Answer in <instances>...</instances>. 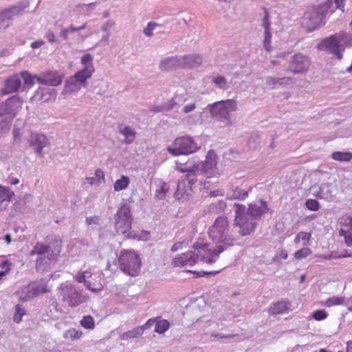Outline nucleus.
<instances>
[{
	"mask_svg": "<svg viewBox=\"0 0 352 352\" xmlns=\"http://www.w3.org/2000/svg\"><path fill=\"white\" fill-rule=\"evenodd\" d=\"M331 157L336 161L349 162L352 159L351 152L336 151L332 153Z\"/></svg>",
	"mask_w": 352,
	"mask_h": 352,
	"instance_id": "f704fd0d",
	"label": "nucleus"
},
{
	"mask_svg": "<svg viewBox=\"0 0 352 352\" xmlns=\"http://www.w3.org/2000/svg\"><path fill=\"white\" fill-rule=\"evenodd\" d=\"M340 223L345 228V230H349L352 234V214L340 219Z\"/></svg>",
	"mask_w": 352,
	"mask_h": 352,
	"instance_id": "3c124183",
	"label": "nucleus"
},
{
	"mask_svg": "<svg viewBox=\"0 0 352 352\" xmlns=\"http://www.w3.org/2000/svg\"><path fill=\"white\" fill-rule=\"evenodd\" d=\"M212 118L223 122L226 126L232 124L231 113L237 109V102L234 99H228L209 104L207 106Z\"/></svg>",
	"mask_w": 352,
	"mask_h": 352,
	"instance_id": "20e7f679",
	"label": "nucleus"
},
{
	"mask_svg": "<svg viewBox=\"0 0 352 352\" xmlns=\"http://www.w3.org/2000/svg\"><path fill=\"white\" fill-rule=\"evenodd\" d=\"M95 83L96 85H94L92 88V91L96 94H103L105 91L104 89V82L102 80H98Z\"/></svg>",
	"mask_w": 352,
	"mask_h": 352,
	"instance_id": "052dcab7",
	"label": "nucleus"
},
{
	"mask_svg": "<svg viewBox=\"0 0 352 352\" xmlns=\"http://www.w3.org/2000/svg\"><path fill=\"white\" fill-rule=\"evenodd\" d=\"M25 314V310L21 307L20 305L15 306V313L13 316V320L15 322L19 323L21 321L22 317Z\"/></svg>",
	"mask_w": 352,
	"mask_h": 352,
	"instance_id": "49530a36",
	"label": "nucleus"
},
{
	"mask_svg": "<svg viewBox=\"0 0 352 352\" xmlns=\"http://www.w3.org/2000/svg\"><path fill=\"white\" fill-rule=\"evenodd\" d=\"M208 235L213 241L219 243V245L214 248V253H210V255L208 257L205 256L204 259L210 263H215L219 254L228 248L234 245L235 243L234 236L229 234V224L227 217L224 216L218 217L210 227Z\"/></svg>",
	"mask_w": 352,
	"mask_h": 352,
	"instance_id": "f03ea898",
	"label": "nucleus"
},
{
	"mask_svg": "<svg viewBox=\"0 0 352 352\" xmlns=\"http://www.w3.org/2000/svg\"><path fill=\"white\" fill-rule=\"evenodd\" d=\"M31 285V289L32 292H34L36 296L40 294H45L49 292L46 284L43 282H34L32 283Z\"/></svg>",
	"mask_w": 352,
	"mask_h": 352,
	"instance_id": "c9c22d12",
	"label": "nucleus"
},
{
	"mask_svg": "<svg viewBox=\"0 0 352 352\" xmlns=\"http://www.w3.org/2000/svg\"><path fill=\"white\" fill-rule=\"evenodd\" d=\"M33 101H43L48 102V98H43V87H39L34 93V96L31 98Z\"/></svg>",
	"mask_w": 352,
	"mask_h": 352,
	"instance_id": "13d9d810",
	"label": "nucleus"
},
{
	"mask_svg": "<svg viewBox=\"0 0 352 352\" xmlns=\"http://www.w3.org/2000/svg\"><path fill=\"white\" fill-rule=\"evenodd\" d=\"M80 324L87 329H94L95 327L94 318L90 315L85 316L80 320Z\"/></svg>",
	"mask_w": 352,
	"mask_h": 352,
	"instance_id": "79ce46f5",
	"label": "nucleus"
},
{
	"mask_svg": "<svg viewBox=\"0 0 352 352\" xmlns=\"http://www.w3.org/2000/svg\"><path fill=\"white\" fill-rule=\"evenodd\" d=\"M116 23L113 20H108L101 26V30L106 33H110V31L115 26Z\"/></svg>",
	"mask_w": 352,
	"mask_h": 352,
	"instance_id": "e2e57ef3",
	"label": "nucleus"
},
{
	"mask_svg": "<svg viewBox=\"0 0 352 352\" xmlns=\"http://www.w3.org/2000/svg\"><path fill=\"white\" fill-rule=\"evenodd\" d=\"M291 305L287 300L275 302L269 307L268 312L272 315L280 314L289 309Z\"/></svg>",
	"mask_w": 352,
	"mask_h": 352,
	"instance_id": "393cba45",
	"label": "nucleus"
},
{
	"mask_svg": "<svg viewBox=\"0 0 352 352\" xmlns=\"http://www.w3.org/2000/svg\"><path fill=\"white\" fill-rule=\"evenodd\" d=\"M36 80L43 85L56 87L62 83L63 74L57 71H50L43 73L39 76H35Z\"/></svg>",
	"mask_w": 352,
	"mask_h": 352,
	"instance_id": "2eb2a0df",
	"label": "nucleus"
},
{
	"mask_svg": "<svg viewBox=\"0 0 352 352\" xmlns=\"http://www.w3.org/2000/svg\"><path fill=\"white\" fill-rule=\"evenodd\" d=\"M22 107V100L13 96L0 104V134L9 131L12 120Z\"/></svg>",
	"mask_w": 352,
	"mask_h": 352,
	"instance_id": "39448f33",
	"label": "nucleus"
},
{
	"mask_svg": "<svg viewBox=\"0 0 352 352\" xmlns=\"http://www.w3.org/2000/svg\"><path fill=\"white\" fill-rule=\"evenodd\" d=\"M129 178L126 176L122 175L120 179L116 181L113 185L116 191H120L126 189L129 184Z\"/></svg>",
	"mask_w": 352,
	"mask_h": 352,
	"instance_id": "e433bc0d",
	"label": "nucleus"
},
{
	"mask_svg": "<svg viewBox=\"0 0 352 352\" xmlns=\"http://www.w3.org/2000/svg\"><path fill=\"white\" fill-rule=\"evenodd\" d=\"M217 154L212 150H210L206 157L204 162L200 164L194 165L197 166L201 174L211 177L217 173Z\"/></svg>",
	"mask_w": 352,
	"mask_h": 352,
	"instance_id": "ddd939ff",
	"label": "nucleus"
},
{
	"mask_svg": "<svg viewBox=\"0 0 352 352\" xmlns=\"http://www.w3.org/2000/svg\"><path fill=\"white\" fill-rule=\"evenodd\" d=\"M267 204L263 201H260L259 204H251L249 205V208L246 209L247 214L255 221L259 219L262 214L267 212Z\"/></svg>",
	"mask_w": 352,
	"mask_h": 352,
	"instance_id": "aec40b11",
	"label": "nucleus"
},
{
	"mask_svg": "<svg viewBox=\"0 0 352 352\" xmlns=\"http://www.w3.org/2000/svg\"><path fill=\"white\" fill-rule=\"evenodd\" d=\"M278 82L280 87L289 85L295 82L294 78L292 77H282L278 78Z\"/></svg>",
	"mask_w": 352,
	"mask_h": 352,
	"instance_id": "338daca9",
	"label": "nucleus"
},
{
	"mask_svg": "<svg viewBox=\"0 0 352 352\" xmlns=\"http://www.w3.org/2000/svg\"><path fill=\"white\" fill-rule=\"evenodd\" d=\"M200 55L189 54L182 56V68H192L199 67L202 63Z\"/></svg>",
	"mask_w": 352,
	"mask_h": 352,
	"instance_id": "4be33fe9",
	"label": "nucleus"
},
{
	"mask_svg": "<svg viewBox=\"0 0 352 352\" xmlns=\"http://www.w3.org/2000/svg\"><path fill=\"white\" fill-rule=\"evenodd\" d=\"M31 283L21 288L17 292L19 299L21 301L26 302L36 297L34 292H32Z\"/></svg>",
	"mask_w": 352,
	"mask_h": 352,
	"instance_id": "cd10ccee",
	"label": "nucleus"
},
{
	"mask_svg": "<svg viewBox=\"0 0 352 352\" xmlns=\"http://www.w3.org/2000/svg\"><path fill=\"white\" fill-rule=\"evenodd\" d=\"M265 84L270 89H276L280 87L278 78L268 76L265 78Z\"/></svg>",
	"mask_w": 352,
	"mask_h": 352,
	"instance_id": "6e6d98bb",
	"label": "nucleus"
},
{
	"mask_svg": "<svg viewBox=\"0 0 352 352\" xmlns=\"http://www.w3.org/2000/svg\"><path fill=\"white\" fill-rule=\"evenodd\" d=\"M87 28V23H84L79 27H75L73 25H70L67 28H63L60 32V37L65 41L70 39L72 34L76 32H78L85 30Z\"/></svg>",
	"mask_w": 352,
	"mask_h": 352,
	"instance_id": "a878e982",
	"label": "nucleus"
},
{
	"mask_svg": "<svg viewBox=\"0 0 352 352\" xmlns=\"http://www.w3.org/2000/svg\"><path fill=\"white\" fill-rule=\"evenodd\" d=\"M143 334L142 327H137L132 330L126 331L120 336V339L126 340L131 338H138Z\"/></svg>",
	"mask_w": 352,
	"mask_h": 352,
	"instance_id": "2f4dec72",
	"label": "nucleus"
},
{
	"mask_svg": "<svg viewBox=\"0 0 352 352\" xmlns=\"http://www.w3.org/2000/svg\"><path fill=\"white\" fill-rule=\"evenodd\" d=\"M194 250L196 251L195 254H199V258L200 257L201 260L204 262L209 264H212V263H210L206 261L204 258L205 256H208L210 253H214V249L212 250L208 248V245L207 243H204L203 242H196L192 245Z\"/></svg>",
	"mask_w": 352,
	"mask_h": 352,
	"instance_id": "5701e85b",
	"label": "nucleus"
},
{
	"mask_svg": "<svg viewBox=\"0 0 352 352\" xmlns=\"http://www.w3.org/2000/svg\"><path fill=\"white\" fill-rule=\"evenodd\" d=\"M170 327V322L165 319H160L157 318V320L155 322V331L159 334L164 333Z\"/></svg>",
	"mask_w": 352,
	"mask_h": 352,
	"instance_id": "72a5a7b5",
	"label": "nucleus"
},
{
	"mask_svg": "<svg viewBox=\"0 0 352 352\" xmlns=\"http://www.w3.org/2000/svg\"><path fill=\"white\" fill-rule=\"evenodd\" d=\"M344 302V298L343 297L333 296L328 298L324 305L327 307L333 305H342Z\"/></svg>",
	"mask_w": 352,
	"mask_h": 352,
	"instance_id": "09e8293b",
	"label": "nucleus"
},
{
	"mask_svg": "<svg viewBox=\"0 0 352 352\" xmlns=\"http://www.w3.org/2000/svg\"><path fill=\"white\" fill-rule=\"evenodd\" d=\"M120 270L131 276H136L140 271L139 256L133 251L122 250L118 259Z\"/></svg>",
	"mask_w": 352,
	"mask_h": 352,
	"instance_id": "6e6552de",
	"label": "nucleus"
},
{
	"mask_svg": "<svg viewBox=\"0 0 352 352\" xmlns=\"http://www.w3.org/2000/svg\"><path fill=\"white\" fill-rule=\"evenodd\" d=\"M182 56H170L162 59L160 63L162 71H170L182 68Z\"/></svg>",
	"mask_w": 352,
	"mask_h": 352,
	"instance_id": "6ab92c4d",
	"label": "nucleus"
},
{
	"mask_svg": "<svg viewBox=\"0 0 352 352\" xmlns=\"http://www.w3.org/2000/svg\"><path fill=\"white\" fill-rule=\"evenodd\" d=\"M328 188L329 185L327 184H322L321 185L315 184L311 187L310 190L312 195L318 199H327L330 196Z\"/></svg>",
	"mask_w": 352,
	"mask_h": 352,
	"instance_id": "b1692460",
	"label": "nucleus"
},
{
	"mask_svg": "<svg viewBox=\"0 0 352 352\" xmlns=\"http://www.w3.org/2000/svg\"><path fill=\"white\" fill-rule=\"evenodd\" d=\"M344 0H328L325 3L307 8L302 18V25L307 32H312L324 25L326 18L338 9L344 11Z\"/></svg>",
	"mask_w": 352,
	"mask_h": 352,
	"instance_id": "f257e3e1",
	"label": "nucleus"
},
{
	"mask_svg": "<svg viewBox=\"0 0 352 352\" xmlns=\"http://www.w3.org/2000/svg\"><path fill=\"white\" fill-rule=\"evenodd\" d=\"M272 34L271 31H264L263 32V47L267 52L272 50L271 41Z\"/></svg>",
	"mask_w": 352,
	"mask_h": 352,
	"instance_id": "c03bdc74",
	"label": "nucleus"
},
{
	"mask_svg": "<svg viewBox=\"0 0 352 352\" xmlns=\"http://www.w3.org/2000/svg\"><path fill=\"white\" fill-rule=\"evenodd\" d=\"M21 80L19 76L13 75L5 81V87L1 90L2 95H8L19 91Z\"/></svg>",
	"mask_w": 352,
	"mask_h": 352,
	"instance_id": "a211bd4d",
	"label": "nucleus"
},
{
	"mask_svg": "<svg viewBox=\"0 0 352 352\" xmlns=\"http://www.w3.org/2000/svg\"><path fill=\"white\" fill-rule=\"evenodd\" d=\"M312 317L316 320H322L327 317V313L324 310H317L313 313Z\"/></svg>",
	"mask_w": 352,
	"mask_h": 352,
	"instance_id": "0e129e2a",
	"label": "nucleus"
},
{
	"mask_svg": "<svg viewBox=\"0 0 352 352\" xmlns=\"http://www.w3.org/2000/svg\"><path fill=\"white\" fill-rule=\"evenodd\" d=\"M199 258V254L196 255L194 251H188L175 258L172 262L174 267L193 266Z\"/></svg>",
	"mask_w": 352,
	"mask_h": 352,
	"instance_id": "dca6fc26",
	"label": "nucleus"
},
{
	"mask_svg": "<svg viewBox=\"0 0 352 352\" xmlns=\"http://www.w3.org/2000/svg\"><path fill=\"white\" fill-rule=\"evenodd\" d=\"M248 196V191L243 190L237 186L231 184L226 195L227 199L245 200Z\"/></svg>",
	"mask_w": 352,
	"mask_h": 352,
	"instance_id": "412c9836",
	"label": "nucleus"
},
{
	"mask_svg": "<svg viewBox=\"0 0 352 352\" xmlns=\"http://www.w3.org/2000/svg\"><path fill=\"white\" fill-rule=\"evenodd\" d=\"M265 15L262 20V27L264 31H271V23L270 21V14L266 9H264Z\"/></svg>",
	"mask_w": 352,
	"mask_h": 352,
	"instance_id": "4d7b16f0",
	"label": "nucleus"
},
{
	"mask_svg": "<svg viewBox=\"0 0 352 352\" xmlns=\"http://www.w3.org/2000/svg\"><path fill=\"white\" fill-rule=\"evenodd\" d=\"M14 196V192L10 188L0 185V210L4 208L3 204L10 202Z\"/></svg>",
	"mask_w": 352,
	"mask_h": 352,
	"instance_id": "c756f323",
	"label": "nucleus"
},
{
	"mask_svg": "<svg viewBox=\"0 0 352 352\" xmlns=\"http://www.w3.org/2000/svg\"><path fill=\"white\" fill-rule=\"evenodd\" d=\"M161 25L158 24L155 22L150 21L148 23L146 28L143 30V33L148 37H151L153 36V32L157 27H160Z\"/></svg>",
	"mask_w": 352,
	"mask_h": 352,
	"instance_id": "de8ad7c7",
	"label": "nucleus"
},
{
	"mask_svg": "<svg viewBox=\"0 0 352 352\" xmlns=\"http://www.w3.org/2000/svg\"><path fill=\"white\" fill-rule=\"evenodd\" d=\"M235 216L234 225L239 228V234L242 236L250 235L257 226L256 221L247 214L244 205L234 204Z\"/></svg>",
	"mask_w": 352,
	"mask_h": 352,
	"instance_id": "423d86ee",
	"label": "nucleus"
},
{
	"mask_svg": "<svg viewBox=\"0 0 352 352\" xmlns=\"http://www.w3.org/2000/svg\"><path fill=\"white\" fill-rule=\"evenodd\" d=\"M306 207L311 211H317L320 208L319 202L316 199H309L305 203Z\"/></svg>",
	"mask_w": 352,
	"mask_h": 352,
	"instance_id": "bf43d9fd",
	"label": "nucleus"
},
{
	"mask_svg": "<svg viewBox=\"0 0 352 352\" xmlns=\"http://www.w3.org/2000/svg\"><path fill=\"white\" fill-rule=\"evenodd\" d=\"M81 63L85 66L83 69H89L91 72H94L93 56L90 54H86L81 58Z\"/></svg>",
	"mask_w": 352,
	"mask_h": 352,
	"instance_id": "ea45409f",
	"label": "nucleus"
},
{
	"mask_svg": "<svg viewBox=\"0 0 352 352\" xmlns=\"http://www.w3.org/2000/svg\"><path fill=\"white\" fill-rule=\"evenodd\" d=\"M352 43V34L340 32L324 38L318 45L320 50L327 51L333 55L338 60L343 57L342 53L345 50L346 45H350Z\"/></svg>",
	"mask_w": 352,
	"mask_h": 352,
	"instance_id": "7ed1b4c3",
	"label": "nucleus"
},
{
	"mask_svg": "<svg viewBox=\"0 0 352 352\" xmlns=\"http://www.w3.org/2000/svg\"><path fill=\"white\" fill-rule=\"evenodd\" d=\"M311 237V234L305 232H300L295 239L296 243H299L300 241H308Z\"/></svg>",
	"mask_w": 352,
	"mask_h": 352,
	"instance_id": "774afa93",
	"label": "nucleus"
},
{
	"mask_svg": "<svg viewBox=\"0 0 352 352\" xmlns=\"http://www.w3.org/2000/svg\"><path fill=\"white\" fill-rule=\"evenodd\" d=\"M82 87L78 84V82L74 79L73 76H71L65 82V88L63 91L65 93H75L78 91Z\"/></svg>",
	"mask_w": 352,
	"mask_h": 352,
	"instance_id": "7c9ffc66",
	"label": "nucleus"
},
{
	"mask_svg": "<svg viewBox=\"0 0 352 352\" xmlns=\"http://www.w3.org/2000/svg\"><path fill=\"white\" fill-rule=\"evenodd\" d=\"M21 75L26 85H32L34 83V79H36V76H33L28 72H21Z\"/></svg>",
	"mask_w": 352,
	"mask_h": 352,
	"instance_id": "680f3d73",
	"label": "nucleus"
},
{
	"mask_svg": "<svg viewBox=\"0 0 352 352\" xmlns=\"http://www.w3.org/2000/svg\"><path fill=\"white\" fill-rule=\"evenodd\" d=\"M82 332L76 330L75 329H70L65 331L63 337L65 339L76 340L82 336Z\"/></svg>",
	"mask_w": 352,
	"mask_h": 352,
	"instance_id": "a18cd8bd",
	"label": "nucleus"
},
{
	"mask_svg": "<svg viewBox=\"0 0 352 352\" xmlns=\"http://www.w3.org/2000/svg\"><path fill=\"white\" fill-rule=\"evenodd\" d=\"M43 98H48V102L56 98V93L54 89L43 87Z\"/></svg>",
	"mask_w": 352,
	"mask_h": 352,
	"instance_id": "8fccbe9b",
	"label": "nucleus"
},
{
	"mask_svg": "<svg viewBox=\"0 0 352 352\" xmlns=\"http://www.w3.org/2000/svg\"><path fill=\"white\" fill-rule=\"evenodd\" d=\"M29 142L30 146L41 157L43 156V148L50 144L47 138L40 133H32Z\"/></svg>",
	"mask_w": 352,
	"mask_h": 352,
	"instance_id": "f3484780",
	"label": "nucleus"
},
{
	"mask_svg": "<svg viewBox=\"0 0 352 352\" xmlns=\"http://www.w3.org/2000/svg\"><path fill=\"white\" fill-rule=\"evenodd\" d=\"M288 257V254L286 250L283 249H278L276 254L273 258V261L274 263H280L282 259H287Z\"/></svg>",
	"mask_w": 352,
	"mask_h": 352,
	"instance_id": "5fc2aeb1",
	"label": "nucleus"
},
{
	"mask_svg": "<svg viewBox=\"0 0 352 352\" xmlns=\"http://www.w3.org/2000/svg\"><path fill=\"white\" fill-rule=\"evenodd\" d=\"M226 206V203L224 201H223V200L219 201L217 203L211 204L208 206V212L209 213H216V214L219 213L224 210Z\"/></svg>",
	"mask_w": 352,
	"mask_h": 352,
	"instance_id": "58836bf2",
	"label": "nucleus"
},
{
	"mask_svg": "<svg viewBox=\"0 0 352 352\" xmlns=\"http://www.w3.org/2000/svg\"><path fill=\"white\" fill-rule=\"evenodd\" d=\"M58 290L62 300L67 302L69 307H76L82 302L80 293L73 284L67 281L61 283Z\"/></svg>",
	"mask_w": 352,
	"mask_h": 352,
	"instance_id": "9b49d317",
	"label": "nucleus"
},
{
	"mask_svg": "<svg viewBox=\"0 0 352 352\" xmlns=\"http://www.w3.org/2000/svg\"><path fill=\"white\" fill-rule=\"evenodd\" d=\"M119 133L124 136V142L127 144H131L136 135V132L129 126H120Z\"/></svg>",
	"mask_w": 352,
	"mask_h": 352,
	"instance_id": "c85d7f7f",
	"label": "nucleus"
},
{
	"mask_svg": "<svg viewBox=\"0 0 352 352\" xmlns=\"http://www.w3.org/2000/svg\"><path fill=\"white\" fill-rule=\"evenodd\" d=\"M100 221V217L98 215H94L91 217H87L85 219V223L87 226L91 225H99Z\"/></svg>",
	"mask_w": 352,
	"mask_h": 352,
	"instance_id": "69168bd1",
	"label": "nucleus"
},
{
	"mask_svg": "<svg viewBox=\"0 0 352 352\" xmlns=\"http://www.w3.org/2000/svg\"><path fill=\"white\" fill-rule=\"evenodd\" d=\"M29 6L28 0H23L18 4L6 8L0 12V28H7L14 17L23 14V10Z\"/></svg>",
	"mask_w": 352,
	"mask_h": 352,
	"instance_id": "f8f14e48",
	"label": "nucleus"
},
{
	"mask_svg": "<svg viewBox=\"0 0 352 352\" xmlns=\"http://www.w3.org/2000/svg\"><path fill=\"white\" fill-rule=\"evenodd\" d=\"M212 82L219 89L226 90L228 89V84L226 79L222 76H217L212 77Z\"/></svg>",
	"mask_w": 352,
	"mask_h": 352,
	"instance_id": "a19ab883",
	"label": "nucleus"
},
{
	"mask_svg": "<svg viewBox=\"0 0 352 352\" xmlns=\"http://www.w3.org/2000/svg\"><path fill=\"white\" fill-rule=\"evenodd\" d=\"M197 168L195 166L189 168L188 173L178 182L177 188L175 192V197L176 199L183 197L184 194L188 195V190H192L194 185L197 182V177L201 175Z\"/></svg>",
	"mask_w": 352,
	"mask_h": 352,
	"instance_id": "9d476101",
	"label": "nucleus"
},
{
	"mask_svg": "<svg viewBox=\"0 0 352 352\" xmlns=\"http://www.w3.org/2000/svg\"><path fill=\"white\" fill-rule=\"evenodd\" d=\"M199 149L197 143L190 136L186 135L176 138L167 148L168 152L173 156L188 155Z\"/></svg>",
	"mask_w": 352,
	"mask_h": 352,
	"instance_id": "1a4fd4ad",
	"label": "nucleus"
},
{
	"mask_svg": "<svg viewBox=\"0 0 352 352\" xmlns=\"http://www.w3.org/2000/svg\"><path fill=\"white\" fill-rule=\"evenodd\" d=\"M97 5V2H93L88 4L82 3L78 4L76 8L78 9V11L83 14H87L89 12H91L95 9L96 6Z\"/></svg>",
	"mask_w": 352,
	"mask_h": 352,
	"instance_id": "37998d69",
	"label": "nucleus"
},
{
	"mask_svg": "<svg viewBox=\"0 0 352 352\" xmlns=\"http://www.w3.org/2000/svg\"><path fill=\"white\" fill-rule=\"evenodd\" d=\"M310 66L309 58L301 53H297L291 57L287 70L294 74H303Z\"/></svg>",
	"mask_w": 352,
	"mask_h": 352,
	"instance_id": "4468645a",
	"label": "nucleus"
},
{
	"mask_svg": "<svg viewBox=\"0 0 352 352\" xmlns=\"http://www.w3.org/2000/svg\"><path fill=\"white\" fill-rule=\"evenodd\" d=\"M340 236L344 237V241L348 246L352 247V234L349 230H345L344 229H340L339 231Z\"/></svg>",
	"mask_w": 352,
	"mask_h": 352,
	"instance_id": "603ef678",
	"label": "nucleus"
},
{
	"mask_svg": "<svg viewBox=\"0 0 352 352\" xmlns=\"http://www.w3.org/2000/svg\"><path fill=\"white\" fill-rule=\"evenodd\" d=\"M50 250L49 245L37 243L34 247L33 250L30 252V254L33 256L34 254L43 255L47 253Z\"/></svg>",
	"mask_w": 352,
	"mask_h": 352,
	"instance_id": "4c0bfd02",
	"label": "nucleus"
},
{
	"mask_svg": "<svg viewBox=\"0 0 352 352\" xmlns=\"http://www.w3.org/2000/svg\"><path fill=\"white\" fill-rule=\"evenodd\" d=\"M311 254V250L309 248H303L295 252L296 259H302Z\"/></svg>",
	"mask_w": 352,
	"mask_h": 352,
	"instance_id": "864d4df0",
	"label": "nucleus"
},
{
	"mask_svg": "<svg viewBox=\"0 0 352 352\" xmlns=\"http://www.w3.org/2000/svg\"><path fill=\"white\" fill-rule=\"evenodd\" d=\"M157 185L159 188L156 190L155 197L157 199H163L166 197V193L169 190V187L167 184L162 179L158 181Z\"/></svg>",
	"mask_w": 352,
	"mask_h": 352,
	"instance_id": "473e14b6",
	"label": "nucleus"
},
{
	"mask_svg": "<svg viewBox=\"0 0 352 352\" xmlns=\"http://www.w3.org/2000/svg\"><path fill=\"white\" fill-rule=\"evenodd\" d=\"M92 74L93 72H91L89 69H82L72 76L80 85L82 87H86L87 85V80L91 77Z\"/></svg>",
	"mask_w": 352,
	"mask_h": 352,
	"instance_id": "bb28decb",
	"label": "nucleus"
},
{
	"mask_svg": "<svg viewBox=\"0 0 352 352\" xmlns=\"http://www.w3.org/2000/svg\"><path fill=\"white\" fill-rule=\"evenodd\" d=\"M114 228L118 234H124L131 229L133 216L131 206L125 201L121 203L114 215Z\"/></svg>",
	"mask_w": 352,
	"mask_h": 352,
	"instance_id": "0eeeda50",
	"label": "nucleus"
}]
</instances>
